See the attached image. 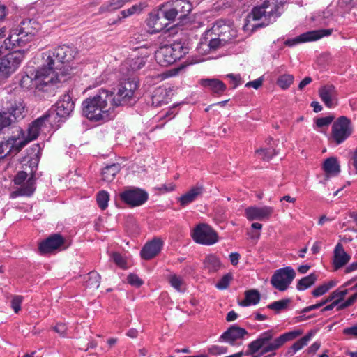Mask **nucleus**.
<instances>
[{"instance_id":"1","label":"nucleus","mask_w":357,"mask_h":357,"mask_svg":"<svg viewBox=\"0 0 357 357\" xmlns=\"http://www.w3.org/2000/svg\"><path fill=\"white\" fill-rule=\"evenodd\" d=\"M112 92L101 89L98 93L83 102V113L92 121H107L114 117Z\"/></svg>"},{"instance_id":"2","label":"nucleus","mask_w":357,"mask_h":357,"mask_svg":"<svg viewBox=\"0 0 357 357\" xmlns=\"http://www.w3.org/2000/svg\"><path fill=\"white\" fill-rule=\"evenodd\" d=\"M40 29V24L34 20L27 19L23 20L20 25L13 29L9 36L5 39L4 45L0 46V54L3 50L13 48L15 47H31V43Z\"/></svg>"},{"instance_id":"3","label":"nucleus","mask_w":357,"mask_h":357,"mask_svg":"<svg viewBox=\"0 0 357 357\" xmlns=\"http://www.w3.org/2000/svg\"><path fill=\"white\" fill-rule=\"evenodd\" d=\"M301 329H295L285 333L272 340L274 333L272 330L266 331L261 333L257 340L249 344V349L251 354L257 353L261 349V354L275 351L280 349L285 342L295 340L303 334Z\"/></svg>"},{"instance_id":"4","label":"nucleus","mask_w":357,"mask_h":357,"mask_svg":"<svg viewBox=\"0 0 357 357\" xmlns=\"http://www.w3.org/2000/svg\"><path fill=\"white\" fill-rule=\"evenodd\" d=\"M77 52L72 47L62 45L55 48L53 51H48L43 54V58L47 63V68L51 67L52 70H56L68 71L76 68L75 66Z\"/></svg>"},{"instance_id":"5","label":"nucleus","mask_w":357,"mask_h":357,"mask_svg":"<svg viewBox=\"0 0 357 357\" xmlns=\"http://www.w3.org/2000/svg\"><path fill=\"white\" fill-rule=\"evenodd\" d=\"M57 82H60L59 73L52 70L51 67L43 66L36 70L26 72L22 76L20 84L25 89L36 88L42 90L43 86Z\"/></svg>"},{"instance_id":"6","label":"nucleus","mask_w":357,"mask_h":357,"mask_svg":"<svg viewBox=\"0 0 357 357\" xmlns=\"http://www.w3.org/2000/svg\"><path fill=\"white\" fill-rule=\"evenodd\" d=\"M284 2V0H261L248 15L247 24L251 21L263 20L264 24L268 25L281 15Z\"/></svg>"},{"instance_id":"7","label":"nucleus","mask_w":357,"mask_h":357,"mask_svg":"<svg viewBox=\"0 0 357 357\" xmlns=\"http://www.w3.org/2000/svg\"><path fill=\"white\" fill-rule=\"evenodd\" d=\"M187 53V47H184L181 43H174L170 45L160 47L155 51V58L159 65L167 66L183 57Z\"/></svg>"},{"instance_id":"8","label":"nucleus","mask_w":357,"mask_h":357,"mask_svg":"<svg viewBox=\"0 0 357 357\" xmlns=\"http://www.w3.org/2000/svg\"><path fill=\"white\" fill-rule=\"evenodd\" d=\"M28 50L13 51L0 58V82L7 79L18 69Z\"/></svg>"},{"instance_id":"9","label":"nucleus","mask_w":357,"mask_h":357,"mask_svg":"<svg viewBox=\"0 0 357 357\" xmlns=\"http://www.w3.org/2000/svg\"><path fill=\"white\" fill-rule=\"evenodd\" d=\"M139 87V81L136 78H130L126 81L121 82L118 86L116 93L112 92L113 104L116 107L131 104L135 101V91Z\"/></svg>"},{"instance_id":"10","label":"nucleus","mask_w":357,"mask_h":357,"mask_svg":"<svg viewBox=\"0 0 357 357\" xmlns=\"http://www.w3.org/2000/svg\"><path fill=\"white\" fill-rule=\"evenodd\" d=\"M352 133L351 121L342 116L333 123L330 139L338 145L344 142Z\"/></svg>"},{"instance_id":"11","label":"nucleus","mask_w":357,"mask_h":357,"mask_svg":"<svg viewBox=\"0 0 357 357\" xmlns=\"http://www.w3.org/2000/svg\"><path fill=\"white\" fill-rule=\"evenodd\" d=\"M296 277L295 271L290 266L276 270L271 278L272 286L280 291L288 289Z\"/></svg>"},{"instance_id":"12","label":"nucleus","mask_w":357,"mask_h":357,"mask_svg":"<svg viewBox=\"0 0 357 357\" xmlns=\"http://www.w3.org/2000/svg\"><path fill=\"white\" fill-rule=\"evenodd\" d=\"M193 240L199 244L211 245L218 241L217 233L206 224H199L192 230Z\"/></svg>"},{"instance_id":"13","label":"nucleus","mask_w":357,"mask_h":357,"mask_svg":"<svg viewBox=\"0 0 357 357\" xmlns=\"http://www.w3.org/2000/svg\"><path fill=\"white\" fill-rule=\"evenodd\" d=\"M14 183L15 185H20V187L13 192V197L17 196H31L36 190L33 176L27 178V173L24 171L19 172L17 174L14 178Z\"/></svg>"},{"instance_id":"14","label":"nucleus","mask_w":357,"mask_h":357,"mask_svg":"<svg viewBox=\"0 0 357 357\" xmlns=\"http://www.w3.org/2000/svg\"><path fill=\"white\" fill-rule=\"evenodd\" d=\"M121 199L132 207L139 206L148 199L146 191L137 188H128L119 194Z\"/></svg>"},{"instance_id":"15","label":"nucleus","mask_w":357,"mask_h":357,"mask_svg":"<svg viewBox=\"0 0 357 357\" xmlns=\"http://www.w3.org/2000/svg\"><path fill=\"white\" fill-rule=\"evenodd\" d=\"M1 107L9 114L10 117L13 116L15 119H22L25 115L26 107L20 98H7L6 101L2 100Z\"/></svg>"},{"instance_id":"16","label":"nucleus","mask_w":357,"mask_h":357,"mask_svg":"<svg viewBox=\"0 0 357 357\" xmlns=\"http://www.w3.org/2000/svg\"><path fill=\"white\" fill-rule=\"evenodd\" d=\"M25 141L22 137L12 135L7 141L0 143V160L8 154H15L19 152L25 145Z\"/></svg>"},{"instance_id":"17","label":"nucleus","mask_w":357,"mask_h":357,"mask_svg":"<svg viewBox=\"0 0 357 357\" xmlns=\"http://www.w3.org/2000/svg\"><path fill=\"white\" fill-rule=\"evenodd\" d=\"M332 29L307 31L300 35L296 38L285 40L284 44L287 46L291 47L301 43L319 40L324 36H330L332 33Z\"/></svg>"},{"instance_id":"18","label":"nucleus","mask_w":357,"mask_h":357,"mask_svg":"<svg viewBox=\"0 0 357 357\" xmlns=\"http://www.w3.org/2000/svg\"><path fill=\"white\" fill-rule=\"evenodd\" d=\"M146 25L149 33L151 34L159 33L167 26L158 8L149 13L146 20Z\"/></svg>"},{"instance_id":"19","label":"nucleus","mask_w":357,"mask_h":357,"mask_svg":"<svg viewBox=\"0 0 357 357\" xmlns=\"http://www.w3.org/2000/svg\"><path fill=\"white\" fill-rule=\"evenodd\" d=\"M321 100L328 108H334L338 104V92L333 84H326L319 89Z\"/></svg>"},{"instance_id":"20","label":"nucleus","mask_w":357,"mask_h":357,"mask_svg":"<svg viewBox=\"0 0 357 357\" xmlns=\"http://www.w3.org/2000/svg\"><path fill=\"white\" fill-rule=\"evenodd\" d=\"M164 241L158 237L147 242L141 250V257L145 260H149L156 257L161 251Z\"/></svg>"},{"instance_id":"21","label":"nucleus","mask_w":357,"mask_h":357,"mask_svg":"<svg viewBox=\"0 0 357 357\" xmlns=\"http://www.w3.org/2000/svg\"><path fill=\"white\" fill-rule=\"evenodd\" d=\"M40 131H47L46 130L45 126L43 123V121L39 118L34 121L29 127L26 135L25 132L22 131V130L19 129L17 131V133L15 134L16 137H22L23 139L26 141V145L31 141L34 140L38 136V134Z\"/></svg>"},{"instance_id":"22","label":"nucleus","mask_w":357,"mask_h":357,"mask_svg":"<svg viewBox=\"0 0 357 357\" xmlns=\"http://www.w3.org/2000/svg\"><path fill=\"white\" fill-rule=\"evenodd\" d=\"M63 244L64 239L63 237L61 235L56 234L43 241L39 244L38 249L42 254H46L60 249Z\"/></svg>"},{"instance_id":"23","label":"nucleus","mask_w":357,"mask_h":357,"mask_svg":"<svg viewBox=\"0 0 357 357\" xmlns=\"http://www.w3.org/2000/svg\"><path fill=\"white\" fill-rule=\"evenodd\" d=\"M273 212L271 206L249 207L245 209V217L250 221L268 220Z\"/></svg>"},{"instance_id":"24","label":"nucleus","mask_w":357,"mask_h":357,"mask_svg":"<svg viewBox=\"0 0 357 357\" xmlns=\"http://www.w3.org/2000/svg\"><path fill=\"white\" fill-rule=\"evenodd\" d=\"M40 119L43 121L46 130L49 132L52 129H57L59 127V123L66 118L61 116L60 114L54 107H52L47 114Z\"/></svg>"},{"instance_id":"25","label":"nucleus","mask_w":357,"mask_h":357,"mask_svg":"<svg viewBox=\"0 0 357 357\" xmlns=\"http://www.w3.org/2000/svg\"><path fill=\"white\" fill-rule=\"evenodd\" d=\"M74 105L72 97L68 93H67L61 96L56 105L52 107H54L59 114H60L61 116L67 118L73 112Z\"/></svg>"},{"instance_id":"26","label":"nucleus","mask_w":357,"mask_h":357,"mask_svg":"<svg viewBox=\"0 0 357 357\" xmlns=\"http://www.w3.org/2000/svg\"><path fill=\"white\" fill-rule=\"evenodd\" d=\"M218 47L219 40L211 38L210 33L206 31L197 47V51L199 54L207 55L211 50H215Z\"/></svg>"},{"instance_id":"27","label":"nucleus","mask_w":357,"mask_h":357,"mask_svg":"<svg viewBox=\"0 0 357 357\" xmlns=\"http://www.w3.org/2000/svg\"><path fill=\"white\" fill-rule=\"evenodd\" d=\"M247 334L248 332L245 329L234 325L221 335L220 339L224 342L234 344L235 341L244 338Z\"/></svg>"},{"instance_id":"28","label":"nucleus","mask_w":357,"mask_h":357,"mask_svg":"<svg viewBox=\"0 0 357 357\" xmlns=\"http://www.w3.org/2000/svg\"><path fill=\"white\" fill-rule=\"evenodd\" d=\"M203 192L204 189L202 185H195L178 198V202L182 207H185L197 200L203 194Z\"/></svg>"},{"instance_id":"29","label":"nucleus","mask_w":357,"mask_h":357,"mask_svg":"<svg viewBox=\"0 0 357 357\" xmlns=\"http://www.w3.org/2000/svg\"><path fill=\"white\" fill-rule=\"evenodd\" d=\"M321 169L326 177L335 176L340 172V162L335 157L328 158L323 162Z\"/></svg>"},{"instance_id":"30","label":"nucleus","mask_w":357,"mask_h":357,"mask_svg":"<svg viewBox=\"0 0 357 357\" xmlns=\"http://www.w3.org/2000/svg\"><path fill=\"white\" fill-rule=\"evenodd\" d=\"M200 84L218 96L222 95L227 89L226 85L218 79H202Z\"/></svg>"},{"instance_id":"31","label":"nucleus","mask_w":357,"mask_h":357,"mask_svg":"<svg viewBox=\"0 0 357 357\" xmlns=\"http://www.w3.org/2000/svg\"><path fill=\"white\" fill-rule=\"evenodd\" d=\"M350 260V256L346 253L342 244L336 245L334 250L333 266L337 270L346 265Z\"/></svg>"},{"instance_id":"32","label":"nucleus","mask_w":357,"mask_h":357,"mask_svg":"<svg viewBox=\"0 0 357 357\" xmlns=\"http://www.w3.org/2000/svg\"><path fill=\"white\" fill-rule=\"evenodd\" d=\"M170 91L166 88L160 86L155 89L151 96L152 105L155 107H160L164 104H167L169 98Z\"/></svg>"},{"instance_id":"33","label":"nucleus","mask_w":357,"mask_h":357,"mask_svg":"<svg viewBox=\"0 0 357 357\" xmlns=\"http://www.w3.org/2000/svg\"><path fill=\"white\" fill-rule=\"evenodd\" d=\"M244 298L238 301V304L242 307H248L257 305L261 298L260 293L257 289H249L245 291Z\"/></svg>"},{"instance_id":"34","label":"nucleus","mask_w":357,"mask_h":357,"mask_svg":"<svg viewBox=\"0 0 357 357\" xmlns=\"http://www.w3.org/2000/svg\"><path fill=\"white\" fill-rule=\"evenodd\" d=\"M204 268L209 273L217 272L222 266L220 258L215 254L206 255L203 261Z\"/></svg>"},{"instance_id":"35","label":"nucleus","mask_w":357,"mask_h":357,"mask_svg":"<svg viewBox=\"0 0 357 357\" xmlns=\"http://www.w3.org/2000/svg\"><path fill=\"white\" fill-rule=\"evenodd\" d=\"M172 2L180 19L188 15L192 9V5L188 0H174Z\"/></svg>"},{"instance_id":"36","label":"nucleus","mask_w":357,"mask_h":357,"mask_svg":"<svg viewBox=\"0 0 357 357\" xmlns=\"http://www.w3.org/2000/svg\"><path fill=\"white\" fill-rule=\"evenodd\" d=\"M158 8L163 16L165 22H166L167 26L169 23L174 21L176 17H178L172 1L164 3L160 6Z\"/></svg>"},{"instance_id":"37","label":"nucleus","mask_w":357,"mask_h":357,"mask_svg":"<svg viewBox=\"0 0 357 357\" xmlns=\"http://www.w3.org/2000/svg\"><path fill=\"white\" fill-rule=\"evenodd\" d=\"M353 280H351L345 282L343 286L331 293L329 295V300L336 303L339 307L343 302L345 301H344V298L345 296L349 292V289H345L344 287L351 284Z\"/></svg>"},{"instance_id":"38","label":"nucleus","mask_w":357,"mask_h":357,"mask_svg":"<svg viewBox=\"0 0 357 357\" xmlns=\"http://www.w3.org/2000/svg\"><path fill=\"white\" fill-rule=\"evenodd\" d=\"M231 30V26L229 24H226L222 20H218L213 26L206 31L211 34H214L215 36L217 35L221 38L222 36H225L224 34L227 31Z\"/></svg>"},{"instance_id":"39","label":"nucleus","mask_w":357,"mask_h":357,"mask_svg":"<svg viewBox=\"0 0 357 357\" xmlns=\"http://www.w3.org/2000/svg\"><path fill=\"white\" fill-rule=\"evenodd\" d=\"M337 282L335 280H331L327 281L318 287H317L312 292V294L314 297H319L326 292H328L330 289L335 287L337 285Z\"/></svg>"},{"instance_id":"40","label":"nucleus","mask_w":357,"mask_h":357,"mask_svg":"<svg viewBox=\"0 0 357 357\" xmlns=\"http://www.w3.org/2000/svg\"><path fill=\"white\" fill-rule=\"evenodd\" d=\"M168 281L171 286L178 291L183 292L185 289L184 278L176 274H171L168 277Z\"/></svg>"},{"instance_id":"41","label":"nucleus","mask_w":357,"mask_h":357,"mask_svg":"<svg viewBox=\"0 0 357 357\" xmlns=\"http://www.w3.org/2000/svg\"><path fill=\"white\" fill-rule=\"evenodd\" d=\"M120 171V166L117 164H112L105 167L102 172L104 181L110 182L113 181L116 174Z\"/></svg>"},{"instance_id":"42","label":"nucleus","mask_w":357,"mask_h":357,"mask_svg":"<svg viewBox=\"0 0 357 357\" xmlns=\"http://www.w3.org/2000/svg\"><path fill=\"white\" fill-rule=\"evenodd\" d=\"M314 26H328L331 24L332 18L329 11H325L322 13L314 15L312 17Z\"/></svg>"},{"instance_id":"43","label":"nucleus","mask_w":357,"mask_h":357,"mask_svg":"<svg viewBox=\"0 0 357 357\" xmlns=\"http://www.w3.org/2000/svg\"><path fill=\"white\" fill-rule=\"evenodd\" d=\"M317 280V276L312 273L309 275L301 279L298 283L296 288L299 291H303L312 286Z\"/></svg>"},{"instance_id":"44","label":"nucleus","mask_w":357,"mask_h":357,"mask_svg":"<svg viewBox=\"0 0 357 357\" xmlns=\"http://www.w3.org/2000/svg\"><path fill=\"white\" fill-rule=\"evenodd\" d=\"M294 77L290 74H284L280 75L277 79V85L282 89L286 90L293 84Z\"/></svg>"},{"instance_id":"45","label":"nucleus","mask_w":357,"mask_h":357,"mask_svg":"<svg viewBox=\"0 0 357 357\" xmlns=\"http://www.w3.org/2000/svg\"><path fill=\"white\" fill-rule=\"evenodd\" d=\"M290 303L291 300L289 298L282 299L268 304L267 307L270 310L279 312L281 310L287 309Z\"/></svg>"},{"instance_id":"46","label":"nucleus","mask_w":357,"mask_h":357,"mask_svg":"<svg viewBox=\"0 0 357 357\" xmlns=\"http://www.w3.org/2000/svg\"><path fill=\"white\" fill-rule=\"evenodd\" d=\"M314 335V332L310 331L305 336L295 342L293 344L294 349L299 351L306 346Z\"/></svg>"},{"instance_id":"47","label":"nucleus","mask_w":357,"mask_h":357,"mask_svg":"<svg viewBox=\"0 0 357 357\" xmlns=\"http://www.w3.org/2000/svg\"><path fill=\"white\" fill-rule=\"evenodd\" d=\"M112 259L119 267L123 269H127L131 266L128 259L118 252H114L112 255Z\"/></svg>"},{"instance_id":"48","label":"nucleus","mask_w":357,"mask_h":357,"mask_svg":"<svg viewBox=\"0 0 357 357\" xmlns=\"http://www.w3.org/2000/svg\"><path fill=\"white\" fill-rule=\"evenodd\" d=\"M109 200V195L105 190L100 191L96 196V201L98 206L102 210L107 208L108 206V202Z\"/></svg>"},{"instance_id":"49","label":"nucleus","mask_w":357,"mask_h":357,"mask_svg":"<svg viewBox=\"0 0 357 357\" xmlns=\"http://www.w3.org/2000/svg\"><path fill=\"white\" fill-rule=\"evenodd\" d=\"M349 291H355V292L339 306L340 310H343L351 306L357 301V282L353 287L349 288Z\"/></svg>"},{"instance_id":"50","label":"nucleus","mask_w":357,"mask_h":357,"mask_svg":"<svg viewBox=\"0 0 357 357\" xmlns=\"http://www.w3.org/2000/svg\"><path fill=\"white\" fill-rule=\"evenodd\" d=\"M130 1V0H110L104 6L105 10L110 12L122 8Z\"/></svg>"},{"instance_id":"51","label":"nucleus","mask_w":357,"mask_h":357,"mask_svg":"<svg viewBox=\"0 0 357 357\" xmlns=\"http://www.w3.org/2000/svg\"><path fill=\"white\" fill-rule=\"evenodd\" d=\"M257 156L264 160H268L276 154L273 147L264 148L259 149L256 151Z\"/></svg>"},{"instance_id":"52","label":"nucleus","mask_w":357,"mask_h":357,"mask_svg":"<svg viewBox=\"0 0 357 357\" xmlns=\"http://www.w3.org/2000/svg\"><path fill=\"white\" fill-rule=\"evenodd\" d=\"M225 36H222L221 38H216L215 40H219V47L227 43H230L236 37V30L231 26V30L229 31H227L225 34Z\"/></svg>"},{"instance_id":"53","label":"nucleus","mask_w":357,"mask_h":357,"mask_svg":"<svg viewBox=\"0 0 357 357\" xmlns=\"http://www.w3.org/2000/svg\"><path fill=\"white\" fill-rule=\"evenodd\" d=\"M146 57L147 54L132 59L129 63L131 69L132 70H137L144 66L146 62Z\"/></svg>"},{"instance_id":"54","label":"nucleus","mask_w":357,"mask_h":357,"mask_svg":"<svg viewBox=\"0 0 357 357\" xmlns=\"http://www.w3.org/2000/svg\"><path fill=\"white\" fill-rule=\"evenodd\" d=\"M87 286L98 288L100 283V276L96 272L92 271L89 273V280L86 281Z\"/></svg>"},{"instance_id":"55","label":"nucleus","mask_w":357,"mask_h":357,"mask_svg":"<svg viewBox=\"0 0 357 357\" xmlns=\"http://www.w3.org/2000/svg\"><path fill=\"white\" fill-rule=\"evenodd\" d=\"M233 279V275L231 273H229L224 275L221 279L216 283L215 287L218 289H227L231 281Z\"/></svg>"},{"instance_id":"56","label":"nucleus","mask_w":357,"mask_h":357,"mask_svg":"<svg viewBox=\"0 0 357 357\" xmlns=\"http://www.w3.org/2000/svg\"><path fill=\"white\" fill-rule=\"evenodd\" d=\"M142 9L143 6H142V4H136L128 9L122 10L121 12V15L123 18H126L135 13H140Z\"/></svg>"},{"instance_id":"57","label":"nucleus","mask_w":357,"mask_h":357,"mask_svg":"<svg viewBox=\"0 0 357 357\" xmlns=\"http://www.w3.org/2000/svg\"><path fill=\"white\" fill-rule=\"evenodd\" d=\"M11 123V119L6 110L1 107L0 110V130Z\"/></svg>"},{"instance_id":"58","label":"nucleus","mask_w":357,"mask_h":357,"mask_svg":"<svg viewBox=\"0 0 357 357\" xmlns=\"http://www.w3.org/2000/svg\"><path fill=\"white\" fill-rule=\"evenodd\" d=\"M23 301L22 296H14L11 299V307L15 313H18L21 310V305Z\"/></svg>"},{"instance_id":"59","label":"nucleus","mask_w":357,"mask_h":357,"mask_svg":"<svg viewBox=\"0 0 357 357\" xmlns=\"http://www.w3.org/2000/svg\"><path fill=\"white\" fill-rule=\"evenodd\" d=\"M226 77L229 79V83L235 89L243 83L242 77L240 74L230 73L226 75Z\"/></svg>"},{"instance_id":"60","label":"nucleus","mask_w":357,"mask_h":357,"mask_svg":"<svg viewBox=\"0 0 357 357\" xmlns=\"http://www.w3.org/2000/svg\"><path fill=\"white\" fill-rule=\"evenodd\" d=\"M333 120H334V116H333V115H329V116H324V117H320V118L317 119L316 125L319 128L328 126L333 122Z\"/></svg>"},{"instance_id":"61","label":"nucleus","mask_w":357,"mask_h":357,"mask_svg":"<svg viewBox=\"0 0 357 357\" xmlns=\"http://www.w3.org/2000/svg\"><path fill=\"white\" fill-rule=\"evenodd\" d=\"M208 351L211 355H221L227 352V349L222 346L212 345L208 349Z\"/></svg>"},{"instance_id":"62","label":"nucleus","mask_w":357,"mask_h":357,"mask_svg":"<svg viewBox=\"0 0 357 357\" xmlns=\"http://www.w3.org/2000/svg\"><path fill=\"white\" fill-rule=\"evenodd\" d=\"M332 301L331 300H329V296L327 297L326 299L325 300H323L321 301V302L317 303V304H314V305H310V306H307L306 307H305L303 310H302V313H307L312 310H317L322 306H324V305H326L327 303L328 302H331Z\"/></svg>"},{"instance_id":"63","label":"nucleus","mask_w":357,"mask_h":357,"mask_svg":"<svg viewBox=\"0 0 357 357\" xmlns=\"http://www.w3.org/2000/svg\"><path fill=\"white\" fill-rule=\"evenodd\" d=\"M176 185L174 183H168L165 184H162L155 189L159 191L160 193H165L172 192L175 190Z\"/></svg>"},{"instance_id":"64","label":"nucleus","mask_w":357,"mask_h":357,"mask_svg":"<svg viewBox=\"0 0 357 357\" xmlns=\"http://www.w3.org/2000/svg\"><path fill=\"white\" fill-rule=\"evenodd\" d=\"M128 282L132 286H135L137 287H140L142 284V280L135 274H130L128 276Z\"/></svg>"}]
</instances>
